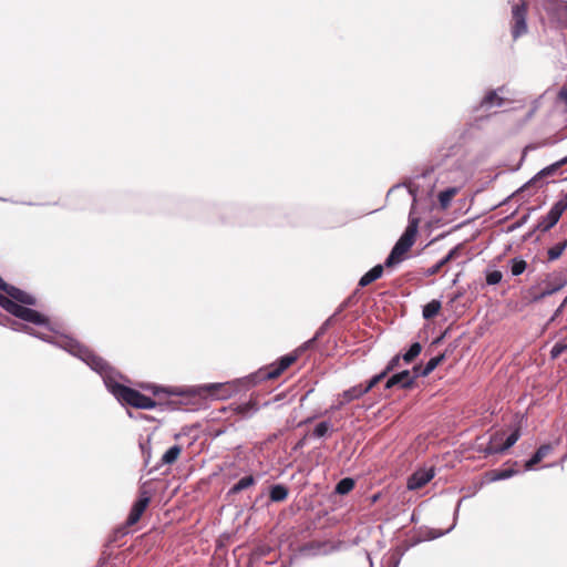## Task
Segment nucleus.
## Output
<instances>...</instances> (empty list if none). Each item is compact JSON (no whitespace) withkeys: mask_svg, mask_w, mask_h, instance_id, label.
Returning <instances> with one entry per match:
<instances>
[{"mask_svg":"<svg viewBox=\"0 0 567 567\" xmlns=\"http://www.w3.org/2000/svg\"><path fill=\"white\" fill-rule=\"evenodd\" d=\"M518 472L516 470H513V468H505V470H499V471H493L491 473L492 474L491 481L492 482H496V481L507 480V478L513 477Z\"/></svg>","mask_w":567,"mask_h":567,"instance_id":"26","label":"nucleus"},{"mask_svg":"<svg viewBox=\"0 0 567 567\" xmlns=\"http://www.w3.org/2000/svg\"><path fill=\"white\" fill-rule=\"evenodd\" d=\"M553 451V446L550 444L540 445L534 455L525 463V470L532 471L536 464H538L544 457L549 455Z\"/></svg>","mask_w":567,"mask_h":567,"instance_id":"15","label":"nucleus"},{"mask_svg":"<svg viewBox=\"0 0 567 567\" xmlns=\"http://www.w3.org/2000/svg\"><path fill=\"white\" fill-rule=\"evenodd\" d=\"M182 452V447L179 445L171 446L162 456V464H173L178 458Z\"/></svg>","mask_w":567,"mask_h":567,"instance_id":"22","label":"nucleus"},{"mask_svg":"<svg viewBox=\"0 0 567 567\" xmlns=\"http://www.w3.org/2000/svg\"><path fill=\"white\" fill-rule=\"evenodd\" d=\"M498 91H502V89L488 91L482 99L480 103V109L484 111H489L494 107L503 106L504 99L499 96Z\"/></svg>","mask_w":567,"mask_h":567,"instance_id":"13","label":"nucleus"},{"mask_svg":"<svg viewBox=\"0 0 567 567\" xmlns=\"http://www.w3.org/2000/svg\"><path fill=\"white\" fill-rule=\"evenodd\" d=\"M298 359V353H289L281 357L278 363H274L258 372L259 380H271L278 378L287 368Z\"/></svg>","mask_w":567,"mask_h":567,"instance_id":"6","label":"nucleus"},{"mask_svg":"<svg viewBox=\"0 0 567 567\" xmlns=\"http://www.w3.org/2000/svg\"><path fill=\"white\" fill-rule=\"evenodd\" d=\"M202 389L217 400H226L237 391V386L233 382L208 383Z\"/></svg>","mask_w":567,"mask_h":567,"instance_id":"7","label":"nucleus"},{"mask_svg":"<svg viewBox=\"0 0 567 567\" xmlns=\"http://www.w3.org/2000/svg\"><path fill=\"white\" fill-rule=\"evenodd\" d=\"M457 507H461V504H457ZM458 515V508L455 509V513H454V523L456 524V517Z\"/></svg>","mask_w":567,"mask_h":567,"instance_id":"47","label":"nucleus"},{"mask_svg":"<svg viewBox=\"0 0 567 567\" xmlns=\"http://www.w3.org/2000/svg\"><path fill=\"white\" fill-rule=\"evenodd\" d=\"M561 287H563L561 285L553 286V287H548V288L544 289L543 291H540L538 293H533L532 302H538V301L543 300L544 298L556 293L557 291H559L561 289Z\"/></svg>","mask_w":567,"mask_h":567,"instance_id":"27","label":"nucleus"},{"mask_svg":"<svg viewBox=\"0 0 567 567\" xmlns=\"http://www.w3.org/2000/svg\"><path fill=\"white\" fill-rule=\"evenodd\" d=\"M502 439H503V433L497 432V433L493 434L489 439L488 444L484 449H481V452H483L485 455L503 453V451L499 450L501 444H498V442H501Z\"/></svg>","mask_w":567,"mask_h":567,"instance_id":"19","label":"nucleus"},{"mask_svg":"<svg viewBox=\"0 0 567 567\" xmlns=\"http://www.w3.org/2000/svg\"><path fill=\"white\" fill-rule=\"evenodd\" d=\"M339 306H340L343 310L350 307L346 300H343Z\"/></svg>","mask_w":567,"mask_h":567,"instance_id":"45","label":"nucleus"},{"mask_svg":"<svg viewBox=\"0 0 567 567\" xmlns=\"http://www.w3.org/2000/svg\"><path fill=\"white\" fill-rule=\"evenodd\" d=\"M236 410L243 416L249 417L258 411V406L254 402H247L238 405Z\"/></svg>","mask_w":567,"mask_h":567,"instance_id":"29","label":"nucleus"},{"mask_svg":"<svg viewBox=\"0 0 567 567\" xmlns=\"http://www.w3.org/2000/svg\"><path fill=\"white\" fill-rule=\"evenodd\" d=\"M422 347L419 342H414L411 344L409 350L402 355V359L410 363L412 362L420 353H421Z\"/></svg>","mask_w":567,"mask_h":567,"instance_id":"28","label":"nucleus"},{"mask_svg":"<svg viewBox=\"0 0 567 567\" xmlns=\"http://www.w3.org/2000/svg\"><path fill=\"white\" fill-rule=\"evenodd\" d=\"M55 342L59 343L62 350L66 351L75 358H79L93 371L100 374L106 389L122 404H127L133 408L143 410H151L157 405L156 401H154L152 398L122 384L121 381H126L124 375L111 367L109 362H106L102 357L95 354L92 350L80 343L78 340L60 337Z\"/></svg>","mask_w":567,"mask_h":567,"instance_id":"1","label":"nucleus"},{"mask_svg":"<svg viewBox=\"0 0 567 567\" xmlns=\"http://www.w3.org/2000/svg\"><path fill=\"white\" fill-rule=\"evenodd\" d=\"M441 309V302L439 300H432L423 307V318L429 320L434 318Z\"/></svg>","mask_w":567,"mask_h":567,"instance_id":"23","label":"nucleus"},{"mask_svg":"<svg viewBox=\"0 0 567 567\" xmlns=\"http://www.w3.org/2000/svg\"><path fill=\"white\" fill-rule=\"evenodd\" d=\"M339 306H340L343 310L350 307L346 300H343Z\"/></svg>","mask_w":567,"mask_h":567,"instance_id":"46","label":"nucleus"},{"mask_svg":"<svg viewBox=\"0 0 567 567\" xmlns=\"http://www.w3.org/2000/svg\"><path fill=\"white\" fill-rule=\"evenodd\" d=\"M383 274V266L377 265L372 269H370L368 272H365L359 280L360 287H365L370 285L371 282L379 279Z\"/></svg>","mask_w":567,"mask_h":567,"instance_id":"18","label":"nucleus"},{"mask_svg":"<svg viewBox=\"0 0 567 567\" xmlns=\"http://www.w3.org/2000/svg\"><path fill=\"white\" fill-rule=\"evenodd\" d=\"M520 437V430L519 427L515 429L505 440V442L501 445L499 450L503 452L507 451L509 447H512Z\"/></svg>","mask_w":567,"mask_h":567,"instance_id":"30","label":"nucleus"},{"mask_svg":"<svg viewBox=\"0 0 567 567\" xmlns=\"http://www.w3.org/2000/svg\"><path fill=\"white\" fill-rule=\"evenodd\" d=\"M316 341H317V338L313 337L312 339L306 341L302 346H300L295 352L298 354L301 353L302 351L309 349Z\"/></svg>","mask_w":567,"mask_h":567,"instance_id":"41","label":"nucleus"},{"mask_svg":"<svg viewBox=\"0 0 567 567\" xmlns=\"http://www.w3.org/2000/svg\"><path fill=\"white\" fill-rule=\"evenodd\" d=\"M354 487V481L350 477L340 480L334 488V492L339 495H346Z\"/></svg>","mask_w":567,"mask_h":567,"instance_id":"24","label":"nucleus"},{"mask_svg":"<svg viewBox=\"0 0 567 567\" xmlns=\"http://www.w3.org/2000/svg\"><path fill=\"white\" fill-rule=\"evenodd\" d=\"M455 527V523L452 524V526L450 528H447L446 530L444 532H440V530H435V529H432L430 530L429 533V538L430 539H435V538H439L447 533H450L453 528Z\"/></svg>","mask_w":567,"mask_h":567,"instance_id":"39","label":"nucleus"},{"mask_svg":"<svg viewBox=\"0 0 567 567\" xmlns=\"http://www.w3.org/2000/svg\"><path fill=\"white\" fill-rule=\"evenodd\" d=\"M401 355H394L389 363L386 364L385 369L383 370L386 374L395 370L400 364Z\"/></svg>","mask_w":567,"mask_h":567,"instance_id":"37","label":"nucleus"},{"mask_svg":"<svg viewBox=\"0 0 567 567\" xmlns=\"http://www.w3.org/2000/svg\"><path fill=\"white\" fill-rule=\"evenodd\" d=\"M288 496V488L282 484H276L270 487L269 497L272 502H282Z\"/></svg>","mask_w":567,"mask_h":567,"instance_id":"21","label":"nucleus"},{"mask_svg":"<svg viewBox=\"0 0 567 567\" xmlns=\"http://www.w3.org/2000/svg\"><path fill=\"white\" fill-rule=\"evenodd\" d=\"M338 549H339V545L333 544L328 540H326V542L312 540V542L307 543L302 547L303 553H306L308 555H312V556L329 555L333 551H337Z\"/></svg>","mask_w":567,"mask_h":567,"instance_id":"10","label":"nucleus"},{"mask_svg":"<svg viewBox=\"0 0 567 567\" xmlns=\"http://www.w3.org/2000/svg\"><path fill=\"white\" fill-rule=\"evenodd\" d=\"M434 477L433 468H422L414 472L408 481V488L419 489L427 484Z\"/></svg>","mask_w":567,"mask_h":567,"instance_id":"11","label":"nucleus"},{"mask_svg":"<svg viewBox=\"0 0 567 567\" xmlns=\"http://www.w3.org/2000/svg\"><path fill=\"white\" fill-rule=\"evenodd\" d=\"M567 209V193L557 200L546 216H543L536 225V230L546 233L553 228Z\"/></svg>","mask_w":567,"mask_h":567,"instance_id":"4","label":"nucleus"},{"mask_svg":"<svg viewBox=\"0 0 567 567\" xmlns=\"http://www.w3.org/2000/svg\"><path fill=\"white\" fill-rule=\"evenodd\" d=\"M342 405H343V404H340V403H339V404H337V405L332 406V409L338 410V409H340Z\"/></svg>","mask_w":567,"mask_h":567,"instance_id":"48","label":"nucleus"},{"mask_svg":"<svg viewBox=\"0 0 567 567\" xmlns=\"http://www.w3.org/2000/svg\"><path fill=\"white\" fill-rule=\"evenodd\" d=\"M503 278V275L501 271L498 270H493V271H489L487 272L486 275V282L487 285H497L498 282H501Z\"/></svg>","mask_w":567,"mask_h":567,"instance_id":"35","label":"nucleus"},{"mask_svg":"<svg viewBox=\"0 0 567 567\" xmlns=\"http://www.w3.org/2000/svg\"><path fill=\"white\" fill-rule=\"evenodd\" d=\"M332 318H328L323 323L322 326L318 329V331L316 332L315 337L317 339H319L327 330L328 328L330 327L331 322H332Z\"/></svg>","mask_w":567,"mask_h":567,"instance_id":"40","label":"nucleus"},{"mask_svg":"<svg viewBox=\"0 0 567 567\" xmlns=\"http://www.w3.org/2000/svg\"><path fill=\"white\" fill-rule=\"evenodd\" d=\"M3 292H6L7 296L0 293L1 308H3L12 316L25 322H31L40 328L35 329L33 327L14 322V327H12L14 330L23 331L60 349L62 348L59 346V343L55 342L60 337L73 339L72 337L60 332L55 327H53L48 317L43 316L37 310L25 307V305L34 306L37 303V300L32 295L9 284L4 288Z\"/></svg>","mask_w":567,"mask_h":567,"instance_id":"2","label":"nucleus"},{"mask_svg":"<svg viewBox=\"0 0 567 567\" xmlns=\"http://www.w3.org/2000/svg\"><path fill=\"white\" fill-rule=\"evenodd\" d=\"M567 351V340H560L554 344L550 350V358L557 359L563 352Z\"/></svg>","mask_w":567,"mask_h":567,"instance_id":"32","label":"nucleus"},{"mask_svg":"<svg viewBox=\"0 0 567 567\" xmlns=\"http://www.w3.org/2000/svg\"><path fill=\"white\" fill-rule=\"evenodd\" d=\"M455 194H456L455 188H449V189L441 192L439 195V200H440L441 205L443 207H446Z\"/></svg>","mask_w":567,"mask_h":567,"instance_id":"33","label":"nucleus"},{"mask_svg":"<svg viewBox=\"0 0 567 567\" xmlns=\"http://www.w3.org/2000/svg\"><path fill=\"white\" fill-rule=\"evenodd\" d=\"M388 374L382 371L380 372L379 374L374 375L369 382L367 385H363V389H367V393L375 385L378 384L381 380H383Z\"/></svg>","mask_w":567,"mask_h":567,"instance_id":"36","label":"nucleus"},{"mask_svg":"<svg viewBox=\"0 0 567 567\" xmlns=\"http://www.w3.org/2000/svg\"><path fill=\"white\" fill-rule=\"evenodd\" d=\"M566 248H567V239L550 247L547 251L548 260L554 261V260L558 259L563 255V252L565 251Z\"/></svg>","mask_w":567,"mask_h":567,"instance_id":"25","label":"nucleus"},{"mask_svg":"<svg viewBox=\"0 0 567 567\" xmlns=\"http://www.w3.org/2000/svg\"><path fill=\"white\" fill-rule=\"evenodd\" d=\"M150 502L151 496L148 492L146 489H141L138 499L133 504L131 512L127 516V525L132 526L140 520Z\"/></svg>","mask_w":567,"mask_h":567,"instance_id":"8","label":"nucleus"},{"mask_svg":"<svg viewBox=\"0 0 567 567\" xmlns=\"http://www.w3.org/2000/svg\"><path fill=\"white\" fill-rule=\"evenodd\" d=\"M150 389L153 391L154 394H158L161 391H164V389H162V388H159L157 385H153ZM165 392L168 393V394H177V392H173V391H166L165 390Z\"/></svg>","mask_w":567,"mask_h":567,"instance_id":"42","label":"nucleus"},{"mask_svg":"<svg viewBox=\"0 0 567 567\" xmlns=\"http://www.w3.org/2000/svg\"><path fill=\"white\" fill-rule=\"evenodd\" d=\"M567 163H563V158L557 161L556 163L543 168L539 171L530 181H528L519 192H524L526 188L530 186L540 187L543 185L542 181L544 177L553 175L559 167L566 165Z\"/></svg>","mask_w":567,"mask_h":567,"instance_id":"12","label":"nucleus"},{"mask_svg":"<svg viewBox=\"0 0 567 567\" xmlns=\"http://www.w3.org/2000/svg\"><path fill=\"white\" fill-rule=\"evenodd\" d=\"M563 163H567V156L563 158Z\"/></svg>","mask_w":567,"mask_h":567,"instance_id":"49","label":"nucleus"},{"mask_svg":"<svg viewBox=\"0 0 567 567\" xmlns=\"http://www.w3.org/2000/svg\"><path fill=\"white\" fill-rule=\"evenodd\" d=\"M526 267L527 264L525 260L518 258L512 259L511 271L513 276L522 275L525 271Z\"/></svg>","mask_w":567,"mask_h":567,"instance_id":"31","label":"nucleus"},{"mask_svg":"<svg viewBox=\"0 0 567 567\" xmlns=\"http://www.w3.org/2000/svg\"><path fill=\"white\" fill-rule=\"evenodd\" d=\"M342 311H343V309L339 306V307L337 308L336 312H334L330 318H332V319H333L334 317H337V316H338L339 313H341Z\"/></svg>","mask_w":567,"mask_h":567,"instance_id":"44","label":"nucleus"},{"mask_svg":"<svg viewBox=\"0 0 567 567\" xmlns=\"http://www.w3.org/2000/svg\"><path fill=\"white\" fill-rule=\"evenodd\" d=\"M417 378L419 377H416L413 370H403L390 377L385 382V388L391 389L393 386H399L401 389H409Z\"/></svg>","mask_w":567,"mask_h":567,"instance_id":"9","label":"nucleus"},{"mask_svg":"<svg viewBox=\"0 0 567 567\" xmlns=\"http://www.w3.org/2000/svg\"><path fill=\"white\" fill-rule=\"evenodd\" d=\"M331 429V424L327 421L320 422L316 425L313 430V435L316 437H323Z\"/></svg>","mask_w":567,"mask_h":567,"instance_id":"34","label":"nucleus"},{"mask_svg":"<svg viewBox=\"0 0 567 567\" xmlns=\"http://www.w3.org/2000/svg\"><path fill=\"white\" fill-rule=\"evenodd\" d=\"M444 360V354H440L431 358L426 364L422 368L421 365H414L413 372L416 377H426Z\"/></svg>","mask_w":567,"mask_h":567,"instance_id":"16","label":"nucleus"},{"mask_svg":"<svg viewBox=\"0 0 567 567\" xmlns=\"http://www.w3.org/2000/svg\"><path fill=\"white\" fill-rule=\"evenodd\" d=\"M526 18L527 6L524 1L519 4H514L512 7L511 33L513 40H517L518 38L527 33L528 27Z\"/></svg>","mask_w":567,"mask_h":567,"instance_id":"5","label":"nucleus"},{"mask_svg":"<svg viewBox=\"0 0 567 567\" xmlns=\"http://www.w3.org/2000/svg\"><path fill=\"white\" fill-rule=\"evenodd\" d=\"M404 185L406 186L409 194L413 197L412 207L409 214V224L386 257L384 262L386 267H393L404 259V255L410 250L415 241L419 229L420 219L414 216V205L416 203L419 186L413 181H410Z\"/></svg>","mask_w":567,"mask_h":567,"instance_id":"3","label":"nucleus"},{"mask_svg":"<svg viewBox=\"0 0 567 567\" xmlns=\"http://www.w3.org/2000/svg\"><path fill=\"white\" fill-rule=\"evenodd\" d=\"M255 483L256 480L252 475L244 476L228 491V495L238 494L241 491L252 486Z\"/></svg>","mask_w":567,"mask_h":567,"instance_id":"20","label":"nucleus"},{"mask_svg":"<svg viewBox=\"0 0 567 567\" xmlns=\"http://www.w3.org/2000/svg\"><path fill=\"white\" fill-rule=\"evenodd\" d=\"M348 305L351 307L353 306L355 302H357V292H353L352 295H350L348 298L344 299Z\"/></svg>","mask_w":567,"mask_h":567,"instance_id":"43","label":"nucleus"},{"mask_svg":"<svg viewBox=\"0 0 567 567\" xmlns=\"http://www.w3.org/2000/svg\"><path fill=\"white\" fill-rule=\"evenodd\" d=\"M367 393V389H363L362 384H358L342 392L340 404H347L353 400L361 398Z\"/></svg>","mask_w":567,"mask_h":567,"instance_id":"17","label":"nucleus"},{"mask_svg":"<svg viewBox=\"0 0 567 567\" xmlns=\"http://www.w3.org/2000/svg\"><path fill=\"white\" fill-rule=\"evenodd\" d=\"M567 306V297L564 299V301L560 303V306L555 310L553 316L550 317L547 324L554 322L564 311V308Z\"/></svg>","mask_w":567,"mask_h":567,"instance_id":"38","label":"nucleus"},{"mask_svg":"<svg viewBox=\"0 0 567 567\" xmlns=\"http://www.w3.org/2000/svg\"><path fill=\"white\" fill-rule=\"evenodd\" d=\"M461 249H462V245H457L454 248H452L447 252L446 256H444L441 260H439L435 265H433L432 267H430L426 270V275L427 276L436 275L441 270L442 267H444L447 262H450L451 260L456 259L460 256Z\"/></svg>","mask_w":567,"mask_h":567,"instance_id":"14","label":"nucleus"},{"mask_svg":"<svg viewBox=\"0 0 567 567\" xmlns=\"http://www.w3.org/2000/svg\"><path fill=\"white\" fill-rule=\"evenodd\" d=\"M564 10H565V11H566V13H567V6L565 7V9H564Z\"/></svg>","mask_w":567,"mask_h":567,"instance_id":"50","label":"nucleus"}]
</instances>
